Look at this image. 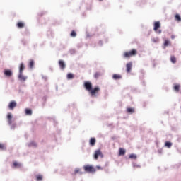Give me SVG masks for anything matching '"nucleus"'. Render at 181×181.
<instances>
[{"label":"nucleus","instance_id":"obj_27","mask_svg":"<svg viewBox=\"0 0 181 181\" xmlns=\"http://www.w3.org/2000/svg\"><path fill=\"white\" fill-rule=\"evenodd\" d=\"M134 111V108H127V112H129L130 114H133Z\"/></svg>","mask_w":181,"mask_h":181},{"label":"nucleus","instance_id":"obj_11","mask_svg":"<svg viewBox=\"0 0 181 181\" xmlns=\"http://www.w3.org/2000/svg\"><path fill=\"white\" fill-rule=\"evenodd\" d=\"M59 67L60 69H66V64L64 63V61H59Z\"/></svg>","mask_w":181,"mask_h":181},{"label":"nucleus","instance_id":"obj_8","mask_svg":"<svg viewBox=\"0 0 181 181\" xmlns=\"http://www.w3.org/2000/svg\"><path fill=\"white\" fill-rule=\"evenodd\" d=\"M98 156H100L101 158H103V153H101V151L100 150H96L95 151V155H94L95 159H98Z\"/></svg>","mask_w":181,"mask_h":181},{"label":"nucleus","instance_id":"obj_23","mask_svg":"<svg viewBox=\"0 0 181 181\" xmlns=\"http://www.w3.org/2000/svg\"><path fill=\"white\" fill-rule=\"evenodd\" d=\"M170 62H173V64L176 63V57H175L174 56H171Z\"/></svg>","mask_w":181,"mask_h":181},{"label":"nucleus","instance_id":"obj_30","mask_svg":"<svg viewBox=\"0 0 181 181\" xmlns=\"http://www.w3.org/2000/svg\"><path fill=\"white\" fill-rule=\"evenodd\" d=\"M175 19L177 20V21H181V18H180V15H178V14H177L176 16H175Z\"/></svg>","mask_w":181,"mask_h":181},{"label":"nucleus","instance_id":"obj_18","mask_svg":"<svg viewBox=\"0 0 181 181\" xmlns=\"http://www.w3.org/2000/svg\"><path fill=\"white\" fill-rule=\"evenodd\" d=\"M21 166H22V164H21L20 163H18V162H14L13 163V167L14 168H21Z\"/></svg>","mask_w":181,"mask_h":181},{"label":"nucleus","instance_id":"obj_16","mask_svg":"<svg viewBox=\"0 0 181 181\" xmlns=\"http://www.w3.org/2000/svg\"><path fill=\"white\" fill-rule=\"evenodd\" d=\"M90 145L94 146L95 145V139L94 138H91L90 140Z\"/></svg>","mask_w":181,"mask_h":181},{"label":"nucleus","instance_id":"obj_25","mask_svg":"<svg viewBox=\"0 0 181 181\" xmlns=\"http://www.w3.org/2000/svg\"><path fill=\"white\" fill-rule=\"evenodd\" d=\"M151 40L152 42H153V43H158V42H159V38L158 37L152 38Z\"/></svg>","mask_w":181,"mask_h":181},{"label":"nucleus","instance_id":"obj_34","mask_svg":"<svg viewBox=\"0 0 181 181\" xmlns=\"http://www.w3.org/2000/svg\"><path fill=\"white\" fill-rule=\"evenodd\" d=\"M171 39H175V35H172Z\"/></svg>","mask_w":181,"mask_h":181},{"label":"nucleus","instance_id":"obj_29","mask_svg":"<svg viewBox=\"0 0 181 181\" xmlns=\"http://www.w3.org/2000/svg\"><path fill=\"white\" fill-rule=\"evenodd\" d=\"M28 146H36V143L31 141L28 144Z\"/></svg>","mask_w":181,"mask_h":181},{"label":"nucleus","instance_id":"obj_24","mask_svg":"<svg viewBox=\"0 0 181 181\" xmlns=\"http://www.w3.org/2000/svg\"><path fill=\"white\" fill-rule=\"evenodd\" d=\"M165 146H166L167 148H170V146H172V143L169 142V141H167L165 144Z\"/></svg>","mask_w":181,"mask_h":181},{"label":"nucleus","instance_id":"obj_4","mask_svg":"<svg viewBox=\"0 0 181 181\" xmlns=\"http://www.w3.org/2000/svg\"><path fill=\"white\" fill-rule=\"evenodd\" d=\"M159 28H160V22H159V21L155 22L153 30L155 31L156 33L160 35L162 33V30H158V29H159Z\"/></svg>","mask_w":181,"mask_h":181},{"label":"nucleus","instance_id":"obj_22","mask_svg":"<svg viewBox=\"0 0 181 181\" xmlns=\"http://www.w3.org/2000/svg\"><path fill=\"white\" fill-rule=\"evenodd\" d=\"M18 28H23L25 26V24L23 22H19L17 24Z\"/></svg>","mask_w":181,"mask_h":181},{"label":"nucleus","instance_id":"obj_7","mask_svg":"<svg viewBox=\"0 0 181 181\" xmlns=\"http://www.w3.org/2000/svg\"><path fill=\"white\" fill-rule=\"evenodd\" d=\"M13 72L11 69H5L4 70V75L6 77H12Z\"/></svg>","mask_w":181,"mask_h":181},{"label":"nucleus","instance_id":"obj_13","mask_svg":"<svg viewBox=\"0 0 181 181\" xmlns=\"http://www.w3.org/2000/svg\"><path fill=\"white\" fill-rule=\"evenodd\" d=\"M112 78L114 80H119V78H121V75H118V74H114L112 76Z\"/></svg>","mask_w":181,"mask_h":181},{"label":"nucleus","instance_id":"obj_12","mask_svg":"<svg viewBox=\"0 0 181 181\" xmlns=\"http://www.w3.org/2000/svg\"><path fill=\"white\" fill-rule=\"evenodd\" d=\"M37 181H42L43 180V175L38 174L35 176Z\"/></svg>","mask_w":181,"mask_h":181},{"label":"nucleus","instance_id":"obj_1","mask_svg":"<svg viewBox=\"0 0 181 181\" xmlns=\"http://www.w3.org/2000/svg\"><path fill=\"white\" fill-rule=\"evenodd\" d=\"M84 87L87 91H88L89 94H90L91 97H97L98 92L100 91L99 87H95L93 89V84L90 82H85Z\"/></svg>","mask_w":181,"mask_h":181},{"label":"nucleus","instance_id":"obj_9","mask_svg":"<svg viewBox=\"0 0 181 181\" xmlns=\"http://www.w3.org/2000/svg\"><path fill=\"white\" fill-rule=\"evenodd\" d=\"M127 68V73H131V70H132V62H129L126 65Z\"/></svg>","mask_w":181,"mask_h":181},{"label":"nucleus","instance_id":"obj_35","mask_svg":"<svg viewBox=\"0 0 181 181\" xmlns=\"http://www.w3.org/2000/svg\"><path fill=\"white\" fill-rule=\"evenodd\" d=\"M136 165H134V168H136Z\"/></svg>","mask_w":181,"mask_h":181},{"label":"nucleus","instance_id":"obj_14","mask_svg":"<svg viewBox=\"0 0 181 181\" xmlns=\"http://www.w3.org/2000/svg\"><path fill=\"white\" fill-rule=\"evenodd\" d=\"M180 89V85L177 84L174 86V90L176 93H179V90Z\"/></svg>","mask_w":181,"mask_h":181},{"label":"nucleus","instance_id":"obj_26","mask_svg":"<svg viewBox=\"0 0 181 181\" xmlns=\"http://www.w3.org/2000/svg\"><path fill=\"white\" fill-rule=\"evenodd\" d=\"M73 77H74L73 74H67L68 80H71V78H73Z\"/></svg>","mask_w":181,"mask_h":181},{"label":"nucleus","instance_id":"obj_5","mask_svg":"<svg viewBox=\"0 0 181 181\" xmlns=\"http://www.w3.org/2000/svg\"><path fill=\"white\" fill-rule=\"evenodd\" d=\"M83 169L85 172H88L89 173L95 172V168L91 165H85Z\"/></svg>","mask_w":181,"mask_h":181},{"label":"nucleus","instance_id":"obj_31","mask_svg":"<svg viewBox=\"0 0 181 181\" xmlns=\"http://www.w3.org/2000/svg\"><path fill=\"white\" fill-rule=\"evenodd\" d=\"M75 173H79L80 175H81V172L80 171L79 168H76L75 169Z\"/></svg>","mask_w":181,"mask_h":181},{"label":"nucleus","instance_id":"obj_21","mask_svg":"<svg viewBox=\"0 0 181 181\" xmlns=\"http://www.w3.org/2000/svg\"><path fill=\"white\" fill-rule=\"evenodd\" d=\"M0 149H1V151H5V149H6V146H5V144H0Z\"/></svg>","mask_w":181,"mask_h":181},{"label":"nucleus","instance_id":"obj_33","mask_svg":"<svg viewBox=\"0 0 181 181\" xmlns=\"http://www.w3.org/2000/svg\"><path fill=\"white\" fill-rule=\"evenodd\" d=\"M96 168L97 169H103V168H101V166H99V165L96 166Z\"/></svg>","mask_w":181,"mask_h":181},{"label":"nucleus","instance_id":"obj_15","mask_svg":"<svg viewBox=\"0 0 181 181\" xmlns=\"http://www.w3.org/2000/svg\"><path fill=\"white\" fill-rule=\"evenodd\" d=\"M25 112L26 115H32V110L30 109H25Z\"/></svg>","mask_w":181,"mask_h":181},{"label":"nucleus","instance_id":"obj_28","mask_svg":"<svg viewBox=\"0 0 181 181\" xmlns=\"http://www.w3.org/2000/svg\"><path fill=\"white\" fill-rule=\"evenodd\" d=\"M129 158V159H136V155L131 154Z\"/></svg>","mask_w":181,"mask_h":181},{"label":"nucleus","instance_id":"obj_6","mask_svg":"<svg viewBox=\"0 0 181 181\" xmlns=\"http://www.w3.org/2000/svg\"><path fill=\"white\" fill-rule=\"evenodd\" d=\"M136 54V51L135 49H132V51L125 52L124 54V57H131L132 56H135Z\"/></svg>","mask_w":181,"mask_h":181},{"label":"nucleus","instance_id":"obj_20","mask_svg":"<svg viewBox=\"0 0 181 181\" xmlns=\"http://www.w3.org/2000/svg\"><path fill=\"white\" fill-rule=\"evenodd\" d=\"M35 65V62H33V60H31L30 62V64H29V67L30 69H33V66Z\"/></svg>","mask_w":181,"mask_h":181},{"label":"nucleus","instance_id":"obj_32","mask_svg":"<svg viewBox=\"0 0 181 181\" xmlns=\"http://www.w3.org/2000/svg\"><path fill=\"white\" fill-rule=\"evenodd\" d=\"M76 33L74 32V31H72L71 33V36H72V37H76Z\"/></svg>","mask_w":181,"mask_h":181},{"label":"nucleus","instance_id":"obj_3","mask_svg":"<svg viewBox=\"0 0 181 181\" xmlns=\"http://www.w3.org/2000/svg\"><path fill=\"white\" fill-rule=\"evenodd\" d=\"M6 118H7L8 124V125H10L11 129H13L16 127V124L15 123L13 124L12 123L13 118V115H12V113H8Z\"/></svg>","mask_w":181,"mask_h":181},{"label":"nucleus","instance_id":"obj_17","mask_svg":"<svg viewBox=\"0 0 181 181\" xmlns=\"http://www.w3.org/2000/svg\"><path fill=\"white\" fill-rule=\"evenodd\" d=\"M166 46H170V41L168 40H165L164 47H166Z\"/></svg>","mask_w":181,"mask_h":181},{"label":"nucleus","instance_id":"obj_2","mask_svg":"<svg viewBox=\"0 0 181 181\" xmlns=\"http://www.w3.org/2000/svg\"><path fill=\"white\" fill-rule=\"evenodd\" d=\"M25 70V65H23V63H21L20 64L19 68V74H18V80L20 81H26L28 80V76L23 75V71Z\"/></svg>","mask_w":181,"mask_h":181},{"label":"nucleus","instance_id":"obj_19","mask_svg":"<svg viewBox=\"0 0 181 181\" xmlns=\"http://www.w3.org/2000/svg\"><path fill=\"white\" fill-rule=\"evenodd\" d=\"M119 155H125V149L119 148Z\"/></svg>","mask_w":181,"mask_h":181},{"label":"nucleus","instance_id":"obj_10","mask_svg":"<svg viewBox=\"0 0 181 181\" xmlns=\"http://www.w3.org/2000/svg\"><path fill=\"white\" fill-rule=\"evenodd\" d=\"M15 107H16V101L10 102V103L8 105V108L10 110H13V108H15Z\"/></svg>","mask_w":181,"mask_h":181}]
</instances>
